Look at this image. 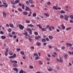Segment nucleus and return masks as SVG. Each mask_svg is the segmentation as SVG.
<instances>
[{"mask_svg":"<svg viewBox=\"0 0 73 73\" xmlns=\"http://www.w3.org/2000/svg\"><path fill=\"white\" fill-rule=\"evenodd\" d=\"M25 10L27 11H31V9L30 8H29V7L28 6H26V9H25Z\"/></svg>","mask_w":73,"mask_h":73,"instance_id":"obj_4","label":"nucleus"},{"mask_svg":"<svg viewBox=\"0 0 73 73\" xmlns=\"http://www.w3.org/2000/svg\"><path fill=\"white\" fill-rule=\"evenodd\" d=\"M41 30L43 31H46V29H45V28H42Z\"/></svg>","mask_w":73,"mask_h":73,"instance_id":"obj_46","label":"nucleus"},{"mask_svg":"<svg viewBox=\"0 0 73 73\" xmlns=\"http://www.w3.org/2000/svg\"><path fill=\"white\" fill-rule=\"evenodd\" d=\"M3 4H4V5H6L5 6V7H8V5H7V3H3Z\"/></svg>","mask_w":73,"mask_h":73,"instance_id":"obj_23","label":"nucleus"},{"mask_svg":"<svg viewBox=\"0 0 73 73\" xmlns=\"http://www.w3.org/2000/svg\"><path fill=\"white\" fill-rule=\"evenodd\" d=\"M64 16L63 15H60V18H61V19H64Z\"/></svg>","mask_w":73,"mask_h":73,"instance_id":"obj_33","label":"nucleus"},{"mask_svg":"<svg viewBox=\"0 0 73 73\" xmlns=\"http://www.w3.org/2000/svg\"><path fill=\"white\" fill-rule=\"evenodd\" d=\"M68 53L70 55H72V52H71L70 51H69Z\"/></svg>","mask_w":73,"mask_h":73,"instance_id":"obj_50","label":"nucleus"},{"mask_svg":"<svg viewBox=\"0 0 73 73\" xmlns=\"http://www.w3.org/2000/svg\"><path fill=\"white\" fill-rule=\"evenodd\" d=\"M54 50H55L57 52H59L60 51V50L58 49L57 48H54Z\"/></svg>","mask_w":73,"mask_h":73,"instance_id":"obj_19","label":"nucleus"},{"mask_svg":"<svg viewBox=\"0 0 73 73\" xmlns=\"http://www.w3.org/2000/svg\"><path fill=\"white\" fill-rule=\"evenodd\" d=\"M3 16L4 17H6V16H7V13H5V12H3Z\"/></svg>","mask_w":73,"mask_h":73,"instance_id":"obj_8","label":"nucleus"},{"mask_svg":"<svg viewBox=\"0 0 73 73\" xmlns=\"http://www.w3.org/2000/svg\"><path fill=\"white\" fill-rule=\"evenodd\" d=\"M29 33L30 34V35H31L32 34V31H29Z\"/></svg>","mask_w":73,"mask_h":73,"instance_id":"obj_45","label":"nucleus"},{"mask_svg":"<svg viewBox=\"0 0 73 73\" xmlns=\"http://www.w3.org/2000/svg\"><path fill=\"white\" fill-rule=\"evenodd\" d=\"M47 4L48 5H51V3L50 2H48L47 3Z\"/></svg>","mask_w":73,"mask_h":73,"instance_id":"obj_35","label":"nucleus"},{"mask_svg":"<svg viewBox=\"0 0 73 73\" xmlns=\"http://www.w3.org/2000/svg\"><path fill=\"white\" fill-rule=\"evenodd\" d=\"M35 38L36 40H39V38H41V36H38L37 37L35 36Z\"/></svg>","mask_w":73,"mask_h":73,"instance_id":"obj_6","label":"nucleus"},{"mask_svg":"<svg viewBox=\"0 0 73 73\" xmlns=\"http://www.w3.org/2000/svg\"><path fill=\"white\" fill-rule=\"evenodd\" d=\"M6 27H9V25H8V24H6Z\"/></svg>","mask_w":73,"mask_h":73,"instance_id":"obj_57","label":"nucleus"},{"mask_svg":"<svg viewBox=\"0 0 73 73\" xmlns=\"http://www.w3.org/2000/svg\"><path fill=\"white\" fill-rule=\"evenodd\" d=\"M53 9H55V10H57V7H56V6H53Z\"/></svg>","mask_w":73,"mask_h":73,"instance_id":"obj_27","label":"nucleus"},{"mask_svg":"<svg viewBox=\"0 0 73 73\" xmlns=\"http://www.w3.org/2000/svg\"><path fill=\"white\" fill-rule=\"evenodd\" d=\"M39 58H40L39 57H36L35 58V60H38V59H39Z\"/></svg>","mask_w":73,"mask_h":73,"instance_id":"obj_49","label":"nucleus"},{"mask_svg":"<svg viewBox=\"0 0 73 73\" xmlns=\"http://www.w3.org/2000/svg\"><path fill=\"white\" fill-rule=\"evenodd\" d=\"M19 1H20V0H17L15 1V2L16 4H17V3H19Z\"/></svg>","mask_w":73,"mask_h":73,"instance_id":"obj_17","label":"nucleus"},{"mask_svg":"<svg viewBox=\"0 0 73 73\" xmlns=\"http://www.w3.org/2000/svg\"><path fill=\"white\" fill-rule=\"evenodd\" d=\"M48 48H52V46L51 45L48 46Z\"/></svg>","mask_w":73,"mask_h":73,"instance_id":"obj_63","label":"nucleus"},{"mask_svg":"<svg viewBox=\"0 0 73 73\" xmlns=\"http://www.w3.org/2000/svg\"><path fill=\"white\" fill-rule=\"evenodd\" d=\"M19 27L20 29H24V28L23 26L22 25L20 24L19 25Z\"/></svg>","mask_w":73,"mask_h":73,"instance_id":"obj_1","label":"nucleus"},{"mask_svg":"<svg viewBox=\"0 0 73 73\" xmlns=\"http://www.w3.org/2000/svg\"><path fill=\"white\" fill-rule=\"evenodd\" d=\"M16 57V54H13V55L12 56H10L9 57V58H15V57Z\"/></svg>","mask_w":73,"mask_h":73,"instance_id":"obj_5","label":"nucleus"},{"mask_svg":"<svg viewBox=\"0 0 73 73\" xmlns=\"http://www.w3.org/2000/svg\"><path fill=\"white\" fill-rule=\"evenodd\" d=\"M36 26L37 27H38L40 29H42V27L41 26V25H37Z\"/></svg>","mask_w":73,"mask_h":73,"instance_id":"obj_13","label":"nucleus"},{"mask_svg":"<svg viewBox=\"0 0 73 73\" xmlns=\"http://www.w3.org/2000/svg\"><path fill=\"white\" fill-rule=\"evenodd\" d=\"M36 44L38 46H40L41 45V43L40 42H37Z\"/></svg>","mask_w":73,"mask_h":73,"instance_id":"obj_9","label":"nucleus"},{"mask_svg":"<svg viewBox=\"0 0 73 73\" xmlns=\"http://www.w3.org/2000/svg\"><path fill=\"white\" fill-rule=\"evenodd\" d=\"M23 34L25 35V36H29L28 35H28V33L27 32H25Z\"/></svg>","mask_w":73,"mask_h":73,"instance_id":"obj_25","label":"nucleus"},{"mask_svg":"<svg viewBox=\"0 0 73 73\" xmlns=\"http://www.w3.org/2000/svg\"><path fill=\"white\" fill-rule=\"evenodd\" d=\"M57 61L58 62H63L62 59V58H60L59 60L57 58Z\"/></svg>","mask_w":73,"mask_h":73,"instance_id":"obj_2","label":"nucleus"},{"mask_svg":"<svg viewBox=\"0 0 73 73\" xmlns=\"http://www.w3.org/2000/svg\"><path fill=\"white\" fill-rule=\"evenodd\" d=\"M68 56V55L65 54L64 55V58L65 59L67 58V56Z\"/></svg>","mask_w":73,"mask_h":73,"instance_id":"obj_39","label":"nucleus"},{"mask_svg":"<svg viewBox=\"0 0 73 73\" xmlns=\"http://www.w3.org/2000/svg\"><path fill=\"white\" fill-rule=\"evenodd\" d=\"M9 26L10 27H11L12 28H13V25H12L11 24H9Z\"/></svg>","mask_w":73,"mask_h":73,"instance_id":"obj_34","label":"nucleus"},{"mask_svg":"<svg viewBox=\"0 0 73 73\" xmlns=\"http://www.w3.org/2000/svg\"><path fill=\"white\" fill-rule=\"evenodd\" d=\"M26 31H31V29H27V30Z\"/></svg>","mask_w":73,"mask_h":73,"instance_id":"obj_44","label":"nucleus"},{"mask_svg":"<svg viewBox=\"0 0 73 73\" xmlns=\"http://www.w3.org/2000/svg\"><path fill=\"white\" fill-rule=\"evenodd\" d=\"M28 27H33L34 25H32V24H30V25H28Z\"/></svg>","mask_w":73,"mask_h":73,"instance_id":"obj_32","label":"nucleus"},{"mask_svg":"<svg viewBox=\"0 0 73 73\" xmlns=\"http://www.w3.org/2000/svg\"><path fill=\"white\" fill-rule=\"evenodd\" d=\"M11 3L12 4H13L14 5H15V3L14 2V1H11Z\"/></svg>","mask_w":73,"mask_h":73,"instance_id":"obj_26","label":"nucleus"},{"mask_svg":"<svg viewBox=\"0 0 73 73\" xmlns=\"http://www.w3.org/2000/svg\"><path fill=\"white\" fill-rule=\"evenodd\" d=\"M70 23H73V21L72 20H70L69 21Z\"/></svg>","mask_w":73,"mask_h":73,"instance_id":"obj_58","label":"nucleus"},{"mask_svg":"<svg viewBox=\"0 0 73 73\" xmlns=\"http://www.w3.org/2000/svg\"><path fill=\"white\" fill-rule=\"evenodd\" d=\"M44 14L46 16H47V17H49V16H50L49 14L48 13H44Z\"/></svg>","mask_w":73,"mask_h":73,"instance_id":"obj_10","label":"nucleus"},{"mask_svg":"<svg viewBox=\"0 0 73 73\" xmlns=\"http://www.w3.org/2000/svg\"><path fill=\"white\" fill-rule=\"evenodd\" d=\"M38 64L39 65H42V63L41 62V61H40L38 62Z\"/></svg>","mask_w":73,"mask_h":73,"instance_id":"obj_30","label":"nucleus"},{"mask_svg":"<svg viewBox=\"0 0 73 73\" xmlns=\"http://www.w3.org/2000/svg\"><path fill=\"white\" fill-rule=\"evenodd\" d=\"M51 28H52V29H55V28H54V27H52V26H51Z\"/></svg>","mask_w":73,"mask_h":73,"instance_id":"obj_56","label":"nucleus"},{"mask_svg":"<svg viewBox=\"0 0 73 73\" xmlns=\"http://www.w3.org/2000/svg\"><path fill=\"white\" fill-rule=\"evenodd\" d=\"M34 34L35 35H38V33L37 32H35L34 33Z\"/></svg>","mask_w":73,"mask_h":73,"instance_id":"obj_54","label":"nucleus"},{"mask_svg":"<svg viewBox=\"0 0 73 73\" xmlns=\"http://www.w3.org/2000/svg\"><path fill=\"white\" fill-rule=\"evenodd\" d=\"M48 37L51 40L53 39V37L52 36H49Z\"/></svg>","mask_w":73,"mask_h":73,"instance_id":"obj_31","label":"nucleus"},{"mask_svg":"<svg viewBox=\"0 0 73 73\" xmlns=\"http://www.w3.org/2000/svg\"><path fill=\"white\" fill-rule=\"evenodd\" d=\"M23 14L24 15H28V13L26 12H24L23 13Z\"/></svg>","mask_w":73,"mask_h":73,"instance_id":"obj_24","label":"nucleus"},{"mask_svg":"<svg viewBox=\"0 0 73 73\" xmlns=\"http://www.w3.org/2000/svg\"><path fill=\"white\" fill-rule=\"evenodd\" d=\"M29 2L31 3V4H33V1L31 0H29Z\"/></svg>","mask_w":73,"mask_h":73,"instance_id":"obj_41","label":"nucleus"},{"mask_svg":"<svg viewBox=\"0 0 73 73\" xmlns=\"http://www.w3.org/2000/svg\"><path fill=\"white\" fill-rule=\"evenodd\" d=\"M21 54H22V55H24V52L21 51Z\"/></svg>","mask_w":73,"mask_h":73,"instance_id":"obj_42","label":"nucleus"},{"mask_svg":"<svg viewBox=\"0 0 73 73\" xmlns=\"http://www.w3.org/2000/svg\"><path fill=\"white\" fill-rule=\"evenodd\" d=\"M29 68L30 69H33V66H29Z\"/></svg>","mask_w":73,"mask_h":73,"instance_id":"obj_37","label":"nucleus"},{"mask_svg":"<svg viewBox=\"0 0 73 73\" xmlns=\"http://www.w3.org/2000/svg\"><path fill=\"white\" fill-rule=\"evenodd\" d=\"M12 35H15V34H16V33H15V32L13 31L12 32Z\"/></svg>","mask_w":73,"mask_h":73,"instance_id":"obj_51","label":"nucleus"},{"mask_svg":"<svg viewBox=\"0 0 73 73\" xmlns=\"http://www.w3.org/2000/svg\"><path fill=\"white\" fill-rule=\"evenodd\" d=\"M26 4H27V5H28L29 4V1H26Z\"/></svg>","mask_w":73,"mask_h":73,"instance_id":"obj_48","label":"nucleus"},{"mask_svg":"<svg viewBox=\"0 0 73 73\" xmlns=\"http://www.w3.org/2000/svg\"><path fill=\"white\" fill-rule=\"evenodd\" d=\"M28 38H29V40L31 42V41H33V39H31V38H30V37H29Z\"/></svg>","mask_w":73,"mask_h":73,"instance_id":"obj_29","label":"nucleus"},{"mask_svg":"<svg viewBox=\"0 0 73 73\" xmlns=\"http://www.w3.org/2000/svg\"><path fill=\"white\" fill-rule=\"evenodd\" d=\"M11 62L13 63H14L15 64H17V61L15 60H12L11 61Z\"/></svg>","mask_w":73,"mask_h":73,"instance_id":"obj_12","label":"nucleus"},{"mask_svg":"<svg viewBox=\"0 0 73 73\" xmlns=\"http://www.w3.org/2000/svg\"><path fill=\"white\" fill-rule=\"evenodd\" d=\"M26 23H30V21H26Z\"/></svg>","mask_w":73,"mask_h":73,"instance_id":"obj_61","label":"nucleus"},{"mask_svg":"<svg viewBox=\"0 0 73 73\" xmlns=\"http://www.w3.org/2000/svg\"><path fill=\"white\" fill-rule=\"evenodd\" d=\"M70 18H71V19H73V15H71L70 16Z\"/></svg>","mask_w":73,"mask_h":73,"instance_id":"obj_55","label":"nucleus"},{"mask_svg":"<svg viewBox=\"0 0 73 73\" xmlns=\"http://www.w3.org/2000/svg\"><path fill=\"white\" fill-rule=\"evenodd\" d=\"M19 73H24V71L23 70H21L19 72Z\"/></svg>","mask_w":73,"mask_h":73,"instance_id":"obj_43","label":"nucleus"},{"mask_svg":"<svg viewBox=\"0 0 73 73\" xmlns=\"http://www.w3.org/2000/svg\"><path fill=\"white\" fill-rule=\"evenodd\" d=\"M51 28H52L51 27V26L49 27V30H50V31H52V29H51Z\"/></svg>","mask_w":73,"mask_h":73,"instance_id":"obj_52","label":"nucleus"},{"mask_svg":"<svg viewBox=\"0 0 73 73\" xmlns=\"http://www.w3.org/2000/svg\"><path fill=\"white\" fill-rule=\"evenodd\" d=\"M65 47H62V49H65Z\"/></svg>","mask_w":73,"mask_h":73,"instance_id":"obj_64","label":"nucleus"},{"mask_svg":"<svg viewBox=\"0 0 73 73\" xmlns=\"http://www.w3.org/2000/svg\"><path fill=\"white\" fill-rule=\"evenodd\" d=\"M42 42H46V39H45V38H43L42 40Z\"/></svg>","mask_w":73,"mask_h":73,"instance_id":"obj_16","label":"nucleus"},{"mask_svg":"<svg viewBox=\"0 0 73 73\" xmlns=\"http://www.w3.org/2000/svg\"><path fill=\"white\" fill-rule=\"evenodd\" d=\"M11 31H12V29H9L8 30V31L9 32H11Z\"/></svg>","mask_w":73,"mask_h":73,"instance_id":"obj_47","label":"nucleus"},{"mask_svg":"<svg viewBox=\"0 0 73 73\" xmlns=\"http://www.w3.org/2000/svg\"><path fill=\"white\" fill-rule=\"evenodd\" d=\"M46 59L47 60V61H49L50 60V58H48V56H46L45 57Z\"/></svg>","mask_w":73,"mask_h":73,"instance_id":"obj_18","label":"nucleus"},{"mask_svg":"<svg viewBox=\"0 0 73 73\" xmlns=\"http://www.w3.org/2000/svg\"><path fill=\"white\" fill-rule=\"evenodd\" d=\"M9 36L10 37H13V35H11L10 34H9Z\"/></svg>","mask_w":73,"mask_h":73,"instance_id":"obj_53","label":"nucleus"},{"mask_svg":"<svg viewBox=\"0 0 73 73\" xmlns=\"http://www.w3.org/2000/svg\"><path fill=\"white\" fill-rule=\"evenodd\" d=\"M33 16H34V17H36V13H33Z\"/></svg>","mask_w":73,"mask_h":73,"instance_id":"obj_36","label":"nucleus"},{"mask_svg":"<svg viewBox=\"0 0 73 73\" xmlns=\"http://www.w3.org/2000/svg\"><path fill=\"white\" fill-rule=\"evenodd\" d=\"M13 70L14 71H16V72H17L18 71V69L17 68H13Z\"/></svg>","mask_w":73,"mask_h":73,"instance_id":"obj_15","label":"nucleus"},{"mask_svg":"<svg viewBox=\"0 0 73 73\" xmlns=\"http://www.w3.org/2000/svg\"><path fill=\"white\" fill-rule=\"evenodd\" d=\"M8 50L7 49H6V51L5 52V56H7L8 55Z\"/></svg>","mask_w":73,"mask_h":73,"instance_id":"obj_7","label":"nucleus"},{"mask_svg":"<svg viewBox=\"0 0 73 73\" xmlns=\"http://www.w3.org/2000/svg\"><path fill=\"white\" fill-rule=\"evenodd\" d=\"M10 54L11 56H12V55H13V53L12 52H10Z\"/></svg>","mask_w":73,"mask_h":73,"instance_id":"obj_59","label":"nucleus"},{"mask_svg":"<svg viewBox=\"0 0 73 73\" xmlns=\"http://www.w3.org/2000/svg\"><path fill=\"white\" fill-rule=\"evenodd\" d=\"M1 38H2V39H5V38H6V37L4 36H1Z\"/></svg>","mask_w":73,"mask_h":73,"instance_id":"obj_14","label":"nucleus"},{"mask_svg":"<svg viewBox=\"0 0 73 73\" xmlns=\"http://www.w3.org/2000/svg\"><path fill=\"white\" fill-rule=\"evenodd\" d=\"M48 71L49 72H51V71H52L53 70V69L52 68H49L48 69Z\"/></svg>","mask_w":73,"mask_h":73,"instance_id":"obj_28","label":"nucleus"},{"mask_svg":"<svg viewBox=\"0 0 73 73\" xmlns=\"http://www.w3.org/2000/svg\"><path fill=\"white\" fill-rule=\"evenodd\" d=\"M34 55L35 56H37V57H38V56L37 53L34 54Z\"/></svg>","mask_w":73,"mask_h":73,"instance_id":"obj_38","label":"nucleus"},{"mask_svg":"<svg viewBox=\"0 0 73 73\" xmlns=\"http://www.w3.org/2000/svg\"><path fill=\"white\" fill-rule=\"evenodd\" d=\"M22 8L23 9H24V8H25V5H24V4H23L22 5Z\"/></svg>","mask_w":73,"mask_h":73,"instance_id":"obj_22","label":"nucleus"},{"mask_svg":"<svg viewBox=\"0 0 73 73\" xmlns=\"http://www.w3.org/2000/svg\"><path fill=\"white\" fill-rule=\"evenodd\" d=\"M66 44L67 46H72V44L70 43L69 44V43H66Z\"/></svg>","mask_w":73,"mask_h":73,"instance_id":"obj_11","label":"nucleus"},{"mask_svg":"<svg viewBox=\"0 0 73 73\" xmlns=\"http://www.w3.org/2000/svg\"><path fill=\"white\" fill-rule=\"evenodd\" d=\"M17 51H20V48H18L17 49Z\"/></svg>","mask_w":73,"mask_h":73,"instance_id":"obj_60","label":"nucleus"},{"mask_svg":"<svg viewBox=\"0 0 73 73\" xmlns=\"http://www.w3.org/2000/svg\"><path fill=\"white\" fill-rule=\"evenodd\" d=\"M69 17V16H68V15H64V19L65 20H68V18Z\"/></svg>","mask_w":73,"mask_h":73,"instance_id":"obj_3","label":"nucleus"},{"mask_svg":"<svg viewBox=\"0 0 73 73\" xmlns=\"http://www.w3.org/2000/svg\"><path fill=\"white\" fill-rule=\"evenodd\" d=\"M71 29H72V27H70L66 28V31H68V30Z\"/></svg>","mask_w":73,"mask_h":73,"instance_id":"obj_21","label":"nucleus"},{"mask_svg":"<svg viewBox=\"0 0 73 73\" xmlns=\"http://www.w3.org/2000/svg\"><path fill=\"white\" fill-rule=\"evenodd\" d=\"M61 26L62 29H65V27L64 26V25H62Z\"/></svg>","mask_w":73,"mask_h":73,"instance_id":"obj_20","label":"nucleus"},{"mask_svg":"<svg viewBox=\"0 0 73 73\" xmlns=\"http://www.w3.org/2000/svg\"><path fill=\"white\" fill-rule=\"evenodd\" d=\"M60 13H65V12H64V11H60Z\"/></svg>","mask_w":73,"mask_h":73,"instance_id":"obj_40","label":"nucleus"},{"mask_svg":"<svg viewBox=\"0 0 73 73\" xmlns=\"http://www.w3.org/2000/svg\"><path fill=\"white\" fill-rule=\"evenodd\" d=\"M56 69L58 70H60V67H56Z\"/></svg>","mask_w":73,"mask_h":73,"instance_id":"obj_62","label":"nucleus"}]
</instances>
